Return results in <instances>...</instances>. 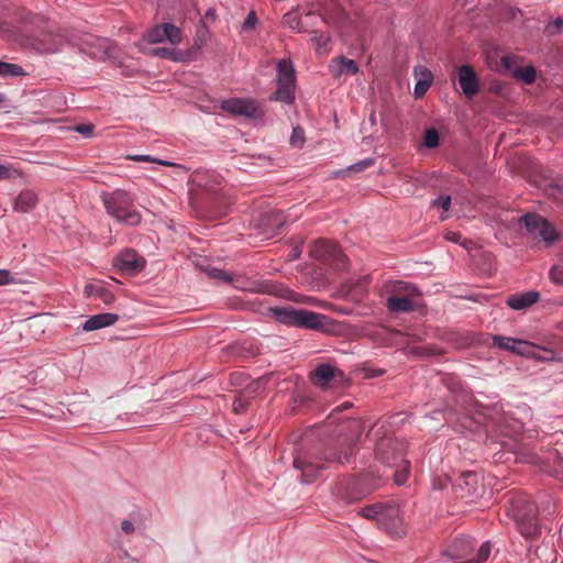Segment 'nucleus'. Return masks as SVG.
I'll use <instances>...</instances> for the list:
<instances>
[{
	"instance_id": "f8f14e48",
	"label": "nucleus",
	"mask_w": 563,
	"mask_h": 563,
	"mask_svg": "<svg viewBox=\"0 0 563 563\" xmlns=\"http://www.w3.org/2000/svg\"><path fill=\"white\" fill-rule=\"evenodd\" d=\"M312 254L316 258L332 263L336 268L343 269L347 266L349 260L335 242L318 240L312 249Z\"/></svg>"
},
{
	"instance_id": "bb28decb",
	"label": "nucleus",
	"mask_w": 563,
	"mask_h": 563,
	"mask_svg": "<svg viewBox=\"0 0 563 563\" xmlns=\"http://www.w3.org/2000/svg\"><path fill=\"white\" fill-rule=\"evenodd\" d=\"M231 350L233 354L242 358H252L260 353V350L256 345L246 342L233 344Z\"/></svg>"
},
{
	"instance_id": "0eeeda50",
	"label": "nucleus",
	"mask_w": 563,
	"mask_h": 563,
	"mask_svg": "<svg viewBox=\"0 0 563 563\" xmlns=\"http://www.w3.org/2000/svg\"><path fill=\"white\" fill-rule=\"evenodd\" d=\"M492 553L490 542H484L475 552V540L471 537H456L448 549V555L456 563H486Z\"/></svg>"
},
{
	"instance_id": "6ab92c4d",
	"label": "nucleus",
	"mask_w": 563,
	"mask_h": 563,
	"mask_svg": "<svg viewBox=\"0 0 563 563\" xmlns=\"http://www.w3.org/2000/svg\"><path fill=\"white\" fill-rule=\"evenodd\" d=\"M501 66L511 71V74L516 77L525 81L526 84H532L536 79L537 73L532 66H527L523 68H512L514 59L510 56L501 57Z\"/></svg>"
},
{
	"instance_id": "4468645a",
	"label": "nucleus",
	"mask_w": 563,
	"mask_h": 563,
	"mask_svg": "<svg viewBox=\"0 0 563 563\" xmlns=\"http://www.w3.org/2000/svg\"><path fill=\"white\" fill-rule=\"evenodd\" d=\"M113 265L122 272L131 275L141 273L146 266V260L133 249L121 251L114 258Z\"/></svg>"
},
{
	"instance_id": "f3484780",
	"label": "nucleus",
	"mask_w": 563,
	"mask_h": 563,
	"mask_svg": "<svg viewBox=\"0 0 563 563\" xmlns=\"http://www.w3.org/2000/svg\"><path fill=\"white\" fill-rule=\"evenodd\" d=\"M261 386L262 382L258 379L247 385L244 390L239 391L232 404L233 411L238 415L246 412L254 395L258 391Z\"/></svg>"
},
{
	"instance_id": "423d86ee",
	"label": "nucleus",
	"mask_w": 563,
	"mask_h": 563,
	"mask_svg": "<svg viewBox=\"0 0 563 563\" xmlns=\"http://www.w3.org/2000/svg\"><path fill=\"white\" fill-rule=\"evenodd\" d=\"M377 488L369 483L368 476L342 478L332 488L333 496L343 505L362 500Z\"/></svg>"
},
{
	"instance_id": "3c124183",
	"label": "nucleus",
	"mask_w": 563,
	"mask_h": 563,
	"mask_svg": "<svg viewBox=\"0 0 563 563\" xmlns=\"http://www.w3.org/2000/svg\"><path fill=\"white\" fill-rule=\"evenodd\" d=\"M130 158L133 161H136V162H150V163L155 162V158L150 155H133V156H130Z\"/></svg>"
},
{
	"instance_id": "6e6552de",
	"label": "nucleus",
	"mask_w": 563,
	"mask_h": 563,
	"mask_svg": "<svg viewBox=\"0 0 563 563\" xmlns=\"http://www.w3.org/2000/svg\"><path fill=\"white\" fill-rule=\"evenodd\" d=\"M277 90L268 97L269 101H279L292 104L295 101L296 73L290 59H280L277 63Z\"/></svg>"
},
{
	"instance_id": "4be33fe9",
	"label": "nucleus",
	"mask_w": 563,
	"mask_h": 563,
	"mask_svg": "<svg viewBox=\"0 0 563 563\" xmlns=\"http://www.w3.org/2000/svg\"><path fill=\"white\" fill-rule=\"evenodd\" d=\"M540 298V294L538 291H527L523 294L512 295L508 298L507 303L510 308L515 310H521L529 308L533 303H536Z\"/></svg>"
},
{
	"instance_id": "603ef678",
	"label": "nucleus",
	"mask_w": 563,
	"mask_h": 563,
	"mask_svg": "<svg viewBox=\"0 0 563 563\" xmlns=\"http://www.w3.org/2000/svg\"><path fill=\"white\" fill-rule=\"evenodd\" d=\"M432 80H433V76H432L431 71L424 69V92L431 86Z\"/></svg>"
},
{
	"instance_id": "09e8293b",
	"label": "nucleus",
	"mask_w": 563,
	"mask_h": 563,
	"mask_svg": "<svg viewBox=\"0 0 563 563\" xmlns=\"http://www.w3.org/2000/svg\"><path fill=\"white\" fill-rule=\"evenodd\" d=\"M121 529L125 534H132L135 531L133 523L126 519L121 522Z\"/></svg>"
},
{
	"instance_id": "4c0bfd02",
	"label": "nucleus",
	"mask_w": 563,
	"mask_h": 563,
	"mask_svg": "<svg viewBox=\"0 0 563 563\" xmlns=\"http://www.w3.org/2000/svg\"><path fill=\"white\" fill-rule=\"evenodd\" d=\"M305 142V133L300 126H296L292 129V133L290 136V144L294 146H301Z\"/></svg>"
},
{
	"instance_id": "c9c22d12",
	"label": "nucleus",
	"mask_w": 563,
	"mask_h": 563,
	"mask_svg": "<svg viewBox=\"0 0 563 563\" xmlns=\"http://www.w3.org/2000/svg\"><path fill=\"white\" fill-rule=\"evenodd\" d=\"M439 133L435 129H427L424 131V147L434 148L439 145Z\"/></svg>"
},
{
	"instance_id": "e2e57ef3",
	"label": "nucleus",
	"mask_w": 563,
	"mask_h": 563,
	"mask_svg": "<svg viewBox=\"0 0 563 563\" xmlns=\"http://www.w3.org/2000/svg\"><path fill=\"white\" fill-rule=\"evenodd\" d=\"M417 148H418V150H421V148H422V141H421V142H417Z\"/></svg>"
},
{
	"instance_id": "13d9d810",
	"label": "nucleus",
	"mask_w": 563,
	"mask_h": 563,
	"mask_svg": "<svg viewBox=\"0 0 563 563\" xmlns=\"http://www.w3.org/2000/svg\"><path fill=\"white\" fill-rule=\"evenodd\" d=\"M300 254H301V250H299L298 247H296L294 251H292V254H291V258L292 260H297L300 257Z\"/></svg>"
},
{
	"instance_id": "5701e85b",
	"label": "nucleus",
	"mask_w": 563,
	"mask_h": 563,
	"mask_svg": "<svg viewBox=\"0 0 563 563\" xmlns=\"http://www.w3.org/2000/svg\"><path fill=\"white\" fill-rule=\"evenodd\" d=\"M296 25L290 24V27L299 33L311 32V27L316 26L318 22H322L323 18L313 11H307L299 18H295Z\"/></svg>"
},
{
	"instance_id": "473e14b6",
	"label": "nucleus",
	"mask_w": 563,
	"mask_h": 563,
	"mask_svg": "<svg viewBox=\"0 0 563 563\" xmlns=\"http://www.w3.org/2000/svg\"><path fill=\"white\" fill-rule=\"evenodd\" d=\"M533 349L534 346L530 342L516 339V344H514L511 352L522 356H530L533 354Z\"/></svg>"
},
{
	"instance_id": "7ed1b4c3",
	"label": "nucleus",
	"mask_w": 563,
	"mask_h": 563,
	"mask_svg": "<svg viewBox=\"0 0 563 563\" xmlns=\"http://www.w3.org/2000/svg\"><path fill=\"white\" fill-rule=\"evenodd\" d=\"M358 514L366 519L375 520L382 529L393 537H400L406 532L399 506L394 500L366 505Z\"/></svg>"
},
{
	"instance_id": "cd10ccee",
	"label": "nucleus",
	"mask_w": 563,
	"mask_h": 563,
	"mask_svg": "<svg viewBox=\"0 0 563 563\" xmlns=\"http://www.w3.org/2000/svg\"><path fill=\"white\" fill-rule=\"evenodd\" d=\"M375 163V159L372 158V157H367V158H364L357 163H354L352 165H350L347 168L345 169H342V170H339L335 173V176H343L347 173H361V172H364L365 169L372 167Z\"/></svg>"
},
{
	"instance_id": "0e129e2a",
	"label": "nucleus",
	"mask_w": 563,
	"mask_h": 563,
	"mask_svg": "<svg viewBox=\"0 0 563 563\" xmlns=\"http://www.w3.org/2000/svg\"><path fill=\"white\" fill-rule=\"evenodd\" d=\"M445 219H448V216L446 214H441L440 220L443 221Z\"/></svg>"
},
{
	"instance_id": "f257e3e1",
	"label": "nucleus",
	"mask_w": 563,
	"mask_h": 563,
	"mask_svg": "<svg viewBox=\"0 0 563 563\" xmlns=\"http://www.w3.org/2000/svg\"><path fill=\"white\" fill-rule=\"evenodd\" d=\"M352 402L345 401L334 408L327 418L328 423L340 422L342 424L340 429V450L329 449L321 456L306 449H298L296 451L292 465L300 472L299 479L302 484L316 482L325 468L324 462L341 465L350 462L355 444L362 434L363 426L357 419L350 417L341 418L339 415L343 410L352 408Z\"/></svg>"
},
{
	"instance_id": "37998d69",
	"label": "nucleus",
	"mask_w": 563,
	"mask_h": 563,
	"mask_svg": "<svg viewBox=\"0 0 563 563\" xmlns=\"http://www.w3.org/2000/svg\"><path fill=\"white\" fill-rule=\"evenodd\" d=\"M257 22H258V19H257L255 11H251L247 14L246 19L244 20L242 29L244 31L252 30L256 26Z\"/></svg>"
},
{
	"instance_id": "e433bc0d",
	"label": "nucleus",
	"mask_w": 563,
	"mask_h": 563,
	"mask_svg": "<svg viewBox=\"0 0 563 563\" xmlns=\"http://www.w3.org/2000/svg\"><path fill=\"white\" fill-rule=\"evenodd\" d=\"M413 75L416 77V85H415L413 93L417 99H420V98H422V66L421 65L415 66Z\"/></svg>"
},
{
	"instance_id": "6e6d98bb",
	"label": "nucleus",
	"mask_w": 563,
	"mask_h": 563,
	"mask_svg": "<svg viewBox=\"0 0 563 563\" xmlns=\"http://www.w3.org/2000/svg\"><path fill=\"white\" fill-rule=\"evenodd\" d=\"M205 19L206 20H214L216 19V10L214 9H208L206 14H205Z\"/></svg>"
},
{
	"instance_id": "69168bd1",
	"label": "nucleus",
	"mask_w": 563,
	"mask_h": 563,
	"mask_svg": "<svg viewBox=\"0 0 563 563\" xmlns=\"http://www.w3.org/2000/svg\"><path fill=\"white\" fill-rule=\"evenodd\" d=\"M465 476H466V477H474V474H472V473H467V474H465Z\"/></svg>"
},
{
	"instance_id": "aec40b11",
	"label": "nucleus",
	"mask_w": 563,
	"mask_h": 563,
	"mask_svg": "<svg viewBox=\"0 0 563 563\" xmlns=\"http://www.w3.org/2000/svg\"><path fill=\"white\" fill-rule=\"evenodd\" d=\"M38 202L37 194L32 189L22 190L14 200V211L26 213L33 210Z\"/></svg>"
},
{
	"instance_id": "58836bf2",
	"label": "nucleus",
	"mask_w": 563,
	"mask_h": 563,
	"mask_svg": "<svg viewBox=\"0 0 563 563\" xmlns=\"http://www.w3.org/2000/svg\"><path fill=\"white\" fill-rule=\"evenodd\" d=\"M450 206H451V197L450 196H441L431 203L430 209L441 208L443 210V212H446V211H449Z\"/></svg>"
},
{
	"instance_id": "a878e982",
	"label": "nucleus",
	"mask_w": 563,
	"mask_h": 563,
	"mask_svg": "<svg viewBox=\"0 0 563 563\" xmlns=\"http://www.w3.org/2000/svg\"><path fill=\"white\" fill-rule=\"evenodd\" d=\"M163 42H169L173 45H177L181 42V31L173 23L161 24Z\"/></svg>"
},
{
	"instance_id": "9d476101",
	"label": "nucleus",
	"mask_w": 563,
	"mask_h": 563,
	"mask_svg": "<svg viewBox=\"0 0 563 563\" xmlns=\"http://www.w3.org/2000/svg\"><path fill=\"white\" fill-rule=\"evenodd\" d=\"M286 222L287 216L283 211L269 210L254 217L251 221V225L262 240H269L278 234Z\"/></svg>"
},
{
	"instance_id": "c03bdc74",
	"label": "nucleus",
	"mask_w": 563,
	"mask_h": 563,
	"mask_svg": "<svg viewBox=\"0 0 563 563\" xmlns=\"http://www.w3.org/2000/svg\"><path fill=\"white\" fill-rule=\"evenodd\" d=\"M95 125L93 124H78L74 126V131L84 135L85 137H90L93 133Z\"/></svg>"
},
{
	"instance_id": "c85d7f7f",
	"label": "nucleus",
	"mask_w": 563,
	"mask_h": 563,
	"mask_svg": "<svg viewBox=\"0 0 563 563\" xmlns=\"http://www.w3.org/2000/svg\"><path fill=\"white\" fill-rule=\"evenodd\" d=\"M24 74L25 71L20 65L0 60L1 77H20Z\"/></svg>"
},
{
	"instance_id": "052dcab7",
	"label": "nucleus",
	"mask_w": 563,
	"mask_h": 563,
	"mask_svg": "<svg viewBox=\"0 0 563 563\" xmlns=\"http://www.w3.org/2000/svg\"><path fill=\"white\" fill-rule=\"evenodd\" d=\"M7 101V97L0 92V106Z\"/></svg>"
},
{
	"instance_id": "2f4dec72",
	"label": "nucleus",
	"mask_w": 563,
	"mask_h": 563,
	"mask_svg": "<svg viewBox=\"0 0 563 563\" xmlns=\"http://www.w3.org/2000/svg\"><path fill=\"white\" fill-rule=\"evenodd\" d=\"M152 54L154 56L170 59L174 62L181 60L179 57V53L174 48H167V47H157L152 51Z\"/></svg>"
},
{
	"instance_id": "dca6fc26",
	"label": "nucleus",
	"mask_w": 563,
	"mask_h": 563,
	"mask_svg": "<svg viewBox=\"0 0 563 563\" xmlns=\"http://www.w3.org/2000/svg\"><path fill=\"white\" fill-rule=\"evenodd\" d=\"M459 84L467 98H473L479 91L478 78L468 65H463L459 69Z\"/></svg>"
},
{
	"instance_id": "2eb2a0df",
	"label": "nucleus",
	"mask_w": 563,
	"mask_h": 563,
	"mask_svg": "<svg viewBox=\"0 0 563 563\" xmlns=\"http://www.w3.org/2000/svg\"><path fill=\"white\" fill-rule=\"evenodd\" d=\"M313 375V384L321 389H327L332 380H342L344 378V373L342 371L335 369L328 363L319 364L316 367Z\"/></svg>"
},
{
	"instance_id": "7c9ffc66",
	"label": "nucleus",
	"mask_w": 563,
	"mask_h": 563,
	"mask_svg": "<svg viewBox=\"0 0 563 563\" xmlns=\"http://www.w3.org/2000/svg\"><path fill=\"white\" fill-rule=\"evenodd\" d=\"M143 40L148 44L163 43L161 24H156L143 34Z\"/></svg>"
},
{
	"instance_id": "a211bd4d",
	"label": "nucleus",
	"mask_w": 563,
	"mask_h": 563,
	"mask_svg": "<svg viewBox=\"0 0 563 563\" xmlns=\"http://www.w3.org/2000/svg\"><path fill=\"white\" fill-rule=\"evenodd\" d=\"M117 313H98L88 318L81 325V330L86 332L99 330L109 325L114 324L119 320Z\"/></svg>"
},
{
	"instance_id": "f03ea898",
	"label": "nucleus",
	"mask_w": 563,
	"mask_h": 563,
	"mask_svg": "<svg viewBox=\"0 0 563 563\" xmlns=\"http://www.w3.org/2000/svg\"><path fill=\"white\" fill-rule=\"evenodd\" d=\"M406 444L402 440L384 437L375 444V456L378 461L390 468H396L393 473L394 483L398 486L404 485L410 473V464L405 459Z\"/></svg>"
},
{
	"instance_id": "412c9836",
	"label": "nucleus",
	"mask_w": 563,
	"mask_h": 563,
	"mask_svg": "<svg viewBox=\"0 0 563 563\" xmlns=\"http://www.w3.org/2000/svg\"><path fill=\"white\" fill-rule=\"evenodd\" d=\"M84 292L87 297L100 299L106 305L115 301L114 294L100 283L87 284Z\"/></svg>"
},
{
	"instance_id": "4d7b16f0",
	"label": "nucleus",
	"mask_w": 563,
	"mask_h": 563,
	"mask_svg": "<svg viewBox=\"0 0 563 563\" xmlns=\"http://www.w3.org/2000/svg\"><path fill=\"white\" fill-rule=\"evenodd\" d=\"M448 483H449V479H448V478L440 479L439 485H437V483H435V482L433 483V487H434L435 489H438V488H439V489H442V488H444V487L446 486V484H448Z\"/></svg>"
},
{
	"instance_id": "39448f33",
	"label": "nucleus",
	"mask_w": 563,
	"mask_h": 563,
	"mask_svg": "<svg viewBox=\"0 0 563 563\" xmlns=\"http://www.w3.org/2000/svg\"><path fill=\"white\" fill-rule=\"evenodd\" d=\"M103 206L117 222L124 225L135 227L141 223V213L135 209L134 197L126 190L115 189L101 196Z\"/></svg>"
},
{
	"instance_id": "bf43d9fd",
	"label": "nucleus",
	"mask_w": 563,
	"mask_h": 563,
	"mask_svg": "<svg viewBox=\"0 0 563 563\" xmlns=\"http://www.w3.org/2000/svg\"><path fill=\"white\" fill-rule=\"evenodd\" d=\"M253 157H257L258 159H269V157L264 154L253 155Z\"/></svg>"
},
{
	"instance_id": "49530a36",
	"label": "nucleus",
	"mask_w": 563,
	"mask_h": 563,
	"mask_svg": "<svg viewBox=\"0 0 563 563\" xmlns=\"http://www.w3.org/2000/svg\"><path fill=\"white\" fill-rule=\"evenodd\" d=\"M423 351H424V357L441 355L443 353L442 349L430 345V344H424Z\"/></svg>"
},
{
	"instance_id": "a19ab883",
	"label": "nucleus",
	"mask_w": 563,
	"mask_h": 563,
	"mask_svg": "<svg viewBox=\"0 0 563 563\" xmlns=\"http://www.w3.org/2000/svg\"><path fill=\"white\" fill-rule=\"evenodd\" d=\"M563 29V19L561 18H558L553 21H551L547 26H545V32L550 35H553V34H556L559 33L561 30Z\"/></svg>"
},
{
	"instance_id": "9b49d317",
	"label": "nucleus",
	"mask_w": 563,
	"mask_h": 563,
	"mask_svg": "<svg viewBox=\"0 0 563 563\" xmlns=\"http://www.w3.org/2000/svg\"><path fill=\"white\" fill-rule=\"evenodd\" d=\"M221 110L235 117L261 119L264 111L257 101L243 98H229L221 102Z\"/></svg>"
},
{
	"instance_id": "ea45409f",
	"label": "nucleus",
	"mask_w": 563,
	"mask_h": 563,
	"mask_svg": "<svg viewBox=\"0 0 563 563\" xmlns=\"http://www.w3.org/2000/svg\"><path fill=\"white\" fill-rule=\"evenodd\" d=\"M406 336L407 339L404 341L406 347L413 354L420 355L422 353V349L418 345H415L418 336L416 334H408Z\"/></svg>"
},
{
	"instance_id": "b1692460",
	"label": "nucleus",
	"mask_w": 563,
	"mask_h": 563,
	"mask_svg": "<svg viewBox=\"0 0 563 563\" xmlns=\"http://www.w3.org/2000/svg\"><path fill=\"white\" fill-rule=\"evenodd\" d=\"M386 307L393 313L409 312L415 309V302L408 297L391 295L386 298Z\"/></svg>"
},
{
	"instance_id": "864d4df0",
	"label": "nucleus",
	"mask_w": 563,
	"mask_h": 563,
	"mask_svg": "<svg viewBox=\"0 0 563 563\" xmlns=\"http://www.w3.org/2000/svg\"><path fill=\"white\" fill-rule=\"evenodd\" d=\"M156 164H159V165H163V166H178V164H175L170 161H166V159H159V158H155V162ZM179 167H183L181 165H179Z\"/></svg>"
},
{
	"instance_id": "393cba45",
	"label": "nucleus",
	"mask_w": 563,
	"mask_h": 563,
	"mask_svg": "<svg viewBox=\"0 0 563 563\" xmlns=\"http://www.w3.org/2000/svg\"><path fill=\"white\" fill-rule=\"evenodd\" d=\"M332 62L336 64L335 77L341 75L354 76L360 71L357 63L343 55L335 57Z\"/></svg>"
},
{
	"instance_id": "5fc2aeb1",
	"label": "nucleus",
	"mask_w": 563,
	"mask_h": 563,
	"mask_svg": "<svg viewBox=\"0 0 563 563\" xmlns=\"http://www.w3.org/2000/svg\"><path fill=\"white\" fill-rule=\"evenodd\" d=\"M295 18H298V16H297V15L289 14V13H288V14H286V15L284 16L285 22H286L289 26H290V24L296 25V20H295Z\"/></svg>"
},
{
	"instance_id": "f704fd0d",
	"label": "nucleus",
	"mask_w": 563,
	"mask_h": 563,
	"mask_svg": "<svg viewBox=\"0 0 563 563\" xmlns=\"http://www.w3.org/2000/svg\"><path fill=\"white\" fill-rule=\"evenodd\" d=\"M514 344H516V339L514 338L503 335L493 336V345L501 350L512 351Z\"/></svg>"
},
{
	"instance_id": "680f3d73",
	"label": "nucleus",
	"mask_w": 563,
	"mask_h": 563,
	"mask_svg": "<svg viewBox=\"0 0 563 563\" xmlns=\"http://www.w3.org/2000/svg\"><path fill=\"white\" fill-rule=\"evenodd\" d=\"M240 377H241V375H240V374H233V375L231 376V380H232V382H234L235 379H238V378H240Z\"/></svg>"
},
{
	"instance_id": "c756f323",
	"label": "nucleus",
	"mask_w": 563,
	"mask_h": 563,
	"mask_svg": "<svg viewBox=\"0 0 563 563\" xmlns=\"http://www.w3.org/2000/svg\"><path fill=\"white\" fill-rule=\"evenodd\" d=\"M312 42L317 45L318 51L325 52L330 43V35L327 32L320 30H311Z\"/></svg>"
},
{
	"instance_id": "72a5a7b5",
	"label": "nucleus",
	"mask_w": 563,
	"mask_h": 563,
	"mask_svg": "<svg viewBox=\"0 0 563 563\" xmlns=\"http://www.w3.org/2000/svg\"><path fill=\"white\" fill-rule=\"evenodd\" d=\"M205 272L212 279H219L228 284L232 282V278L229 275V273L221 268L208 266L205 268Z\"/></svg>"
},
{
	"instance_id": "de8ad7c7",
	"label": "nucleus",
	"mask_w": 563,
	"mask_h": 563,
	"mask_svg": "<svg viewBox=\"0 0 563 563\" xmlns=\"http://www.w3.org/2000/svg\"><path fill=\"white\" fill-rule=\"evenodd\" d=\"M11 176H12L11 166L0 163V179H9Z\"/></svg>"
},
{
	"instance_id": "79ce46f5",
	"label": "nucleus",
	"mask_w": 563,
	"mask_h": 563,
	"mask_svg": "<svg viewBox=\"0 0 563 563\" xmlns=\"http://www.w3.org/2000/svg\"><path fill=\"white\" fill-rule=\"evenodd\" d=\"M550 278L555 284L563 285V265H555L550 271Z\"/></svg>"
},
{
	"instance_id": "20e7f679",
	"label": "nucleus",
	"mask_w": 563,
	"mask_h": 563,
	"mask_svg": "<svg viewBox=\"0 0 563 563\" xmlns=\"http://www.w3.org/2000/svg\"><path fill=\"white\" fill-rule=\"evenodd\" d=\"M267 311V314L277 322L300 329L321 330L329 321L325 314L291 306L269 307Z\"/></svg>"
},
{
	"instance_id": "a18cd8bd",
	"label": "nucleus",
	"mask_w": 563,
	"mask_h": 563,
	"mask_svg": "<svg viewBox=\"0 0 563 563\" xmlns=\"http://www.w3.org/2000/svg\"><path fill=\"white\" fill-rule=\"evenodd\" d=\"M14 282L10 271L0 269V286L8 285Z\"/></svg>"
},
{
	"instance_id": "ddd939ff",
	"label": "nucleus",
	"mask_w": 563,
	"mask_h": 563,
	"mask_svg": "<svg viewBox=\"0 0 563 563\" xmlns=\"http://www.w3.org/2000/svg\"><path fill=\"white\" fill-rule=\"evenodd\" d=\"M520 222L525 224L529 234L533 238H541L547 243H552L558 238L554 228L537 213H527L520 219Z\"/></svg>"
},
{
	"instance_id": "8fccbe9b",
	"label": "nucleus",
	"mask_w": 563,
	"mask_h": 563,
	"mask_svg": "<svg viewBox=\"0 0 563 563\" xmlns=\"http://www.w3.org/2000/svg\"><path fill=\"white\" fill-rule=\"evenodd\" d=\"M444 238L448 241H451V242H454V243H459L460 239H461V235L459 233H456V232L448 231V232H445Z\"/></svg>"
},
{
	"instance_id": "1a4fd4ad",
	"label": "nucleus",
	"mask_w": 563,
	"mask_h": 563,
	"mask_svg": "<svg viewBox=\"0 0 563 563\" xmlns=\"http://www.w3.org/2000/svg\"><path fill=\"white\" fill-rule=\"evenodd\" d=\"M512 512L523 537L532 538L540 533L537 508L532 503L525 498H518L512 503Z\"/></svg>"
}]
</instances>
